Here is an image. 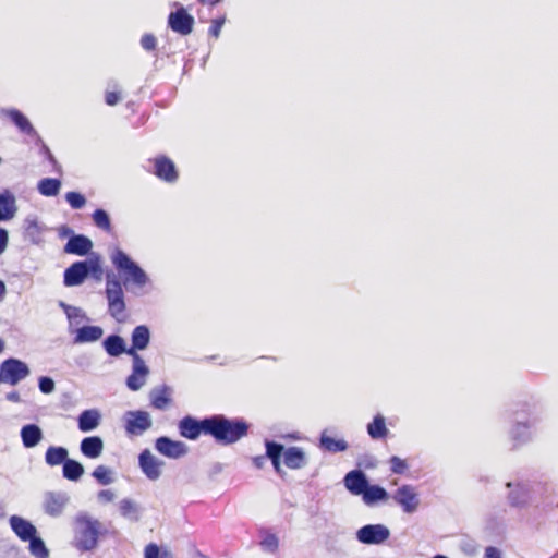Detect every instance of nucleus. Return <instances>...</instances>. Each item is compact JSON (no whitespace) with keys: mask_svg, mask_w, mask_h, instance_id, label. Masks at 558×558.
<instances>
[{"mask_svg":"<svg viewBox=\"0 0 558 558\" xmlns=\"http://www.w3.org/2000/svg\"><path fill=\"white\" fill-rule=\"evenodd\" d=\"M393 501L398 504L404 513H414L420 506L418 494L414 486L404 484L400 486L391 496Z\"/></svg>","mask_w":558,"mask_h":558,"instance_id":"9","label":"nucleus"},{"mask_svg":"<svg viewBox=\"0 0 558 558\" xmlns=\"http://www.w3.org/2000/svg\"><path fill=\"white\" fill-rule=\"evenodd\" d=\"M105 99L108 106H114L120 101V95L117 92H107Z\"/></svg>","mask_w":558,"mask_h":558,"instance_id":"54","label":"nucleus"},{"mask_svg":"<svg viewBox=\"0 0 558 558\" xmlns=\"http://www.w3.org/2000/svg\"><path fill=\"white\" fill-rule=\"evenodd\" d=\"M259 545L264 551L275 554L279 548V538L274 533L263 531Z\"/></svg>","mask_w":558,"mask_h":558,"instance_id":"42","label":"nucleus"},{"mask_svg":"<svg viewBox=\"0 0 558 558\" xmlns=\"http://www.w3.org/2000/svg\"><path fill=\"white\" fill-rule=\"evenodd\" d=\"M5 294V284L0 280V301L4 298Z\"/></svg>","mask_w":558,"mask_h":558,"instance_id":"63","label":"nucleus"},{"mask_svg":"<svg viewBox=\"0 0 558 558\" xmlns=\"http://www.w3.org/2000/svg\"><path fill=\"white\" fill-rule=\"evenodd\" d=\"M106 299L109 314L121 322L125 312L124 291L121 281L112 272L106 276Z\"/></svg>","mask_w":558,"mask_h":558,"instance_id":"5","label":"nucleus"},{"mask_svg":"<svg viewBox=\"0 0 558 558\" xmlns=\"http://www.w3.org/2000/svg\"><path fill=\"white\" fill-rule=\"evenodd\" d=\"M265 448H266L265 457H266V459H269L270 461L281 459V457L284 456V451H286L284 446L277 441L266 440Z\"/></svg>","mask_w":558,"mask_h":558,"instance_id":"44","label":"nucleus"},{"mask_svg":"<svg viewBox=\"0 0 558 558\" xmlns=\"http://www.w3.org/2000/svg\"><path fill=\"white\" fill-rule=\"evenodd\" d=\"M345 488L355 496H362L369 484L366 474L362 470H352L344 475Z\"/></svg>","mask_w":558,"mask_h":558,"instance_id":"17","label":"nucleus"},{"mask_svg":"<svg viewBox=\"0 0 558 558\" xmlns=\"http://www.w3.org/2000/svg\"><path fill=\"white\" fill-rule=\"evenodd\" d=\"M27 364L19 359L10 357L0 365V379L12 386L17 385L21 380L29 375Z\"/></svg>","mask_w":558,"mask_h":558,"instance_id":"6","label":"nucleus"},{"mask_svg":"<svg viewBox=\"0 0 558 558\" xmlns=\"http://www.w3.org/2000/svg\"><path fill=\"white\" fill-rule=\"evenodd\" d=\"M366 429L369 437L375 440L384 439L389 433L386 420L381 414L375 415L373 421L367 424Z\"/></svg>","mask_w":558,"mask_h":558,"instance_id":"34","label":"nucleus"},{"mask_svg":"<svg viewBox=\"0 0 558 558\" xmlns=\"http://www.w3.org/2000/svg\"><path fill=\"white\" fill-rule=\"evenodd\" d=\"M356 539L364 545H380L390 537V530L384 524H366L355 533Z\"/></svg>","mask_w":558,"mask_h":558,"instance_id":"8","label":"nucleus"},{"mask_svg":"<svg viewBox=\"0 0 558 558\" xmlns=\"http://www.w3.org/2000/svg\"><path fill=\"white\" fill-rule=\"evenodd\" d=\"M38 387L43 393L49 395L56 389L54 380L49 376H41L38 379Z\"/></svg>","mask_w":558,"mask_h":558,"instance_id":"48","label":"nucleus"},{"mask_svg":"<svg viewBox=\"0 0 558 558\" xmlns=\"http://www.w3.org/2000/svg\"><path fill=\"white\" fill-rule=\"evenodd\" d=\"M27 542L29 543L28 549L34 557H36V558H48L49 557V550L46 547L45 542L37 534Z\"/></svg>","mask_w":558,"mask_h":558,"instance_id":"41","label":"nucleus"},{"mask_svg":"<svg viewBox=\"0 0 558 558\" xmlns=\"http://www.w3.org/2000/svg\"><path fill=\"white\" fill-rule=\"evenodd\" d=\"M9 243V233L4 228H0V255L7 250Z\"/></svg>","mask_w":558,"mask_h":558,"instance_id":"53","label":"nucleus"},{"mask_svg":"<svg viewBox=\"0 0 558 558\" xmlns=\"http://www.w3.org/2000/svg\"><path fill=\"white\" fill-rule=\"evenodd\" d=\"M24 229L26 238L34 244L40 242V235L45 231V226L41 225L38 218L29 215L24 220Z\"/></svg>","mask_w":558,"mask_h":558,"instance_id":"31","label":"nucleus"},{"mask_svg":"<svg viewBox=\"0 0 558 558\" xmlns=\"http://www.w3.org/2000/svg\"><path fill=\"white\" fill-rule=\"evenodd\" d=\"M20 436L25 448L36 447L44 438L41 428L34 423L22 426Z\"/></svg>","mask_w":558,"mask_h":558,"instance_id":"26","label":"nucleus"},{"mask_svg":"<svg viewBox=\"0 0 558 558\" xmlns=\"http://www.w3.org/2000/svg\"><path fill=\"white\" fill-rule=\"evenodd\" d=\"M102 347L108 355L118 357L121 354H128L129 348H126L124 339L119 335H110L102 341Z\"/></svg>","mask_w":558,"mask_h":558,"instance_id":"30","label":"nucleus"},{"mask_svg":"<svg viewBox=\"0 0 558 558\" xmlns=\"http://www.w3.org/2000/svg\"><path fill=\"white\" fill-rule=\"evenodd\" d=\"M81 453L88 459H97L104 451V441L99 436H88L81 440Z\"/></svg>","mask_w":558,"mask_h":558,"instance_id":"25","label":"nucleus"},{"mask_svg":"<svg viewBox=\"0 0 558 558\" xmlns=\"http://www.w3.org/2000/svg\"><path fill=\"white\" fill-rule=\"evenodd\" d=\"M159 555H160V549L156 544L150 543L145 547V551H144L145 558H159Z\"/></svg>","mask_w":558,"mask_h":558,"instance_id":"52","label":"nucleus"},{"mask_svg":"<svg viewBox=\"0 0 558 558\" xmlns=\"http://www.w3.org/2000/svg\"><path fill=\"white\" fill-rule=\"evenodd\" d=\"M159 558H173L172 554L168 550L160 551Z\"/></svg>","mask_w":558,"mask_h":558,"instance_id":"64","label":"nucleus"},{"mask_svg":"<svg viewBox=\"0 0 558 558\" xmlns=\"http://www.w3.org/2000/svg\"><path fill=\"white\" fill-rule=\"evenodd\" d=\"M93 248V242L89 238L83 234H72L66 244L64 245V253L86 256Z\"/></svg>","mask_w":558,"mask_h":558,"instance_id":"20","label":"nucleus"},{"mask_svg":"<svg viewBox=\"0 0 558 558\" xmlns=\"http://www.w3.org/2000/svg\"><path fill=\"white\" fill-rule=\"evenodd\" d=\"M66 317L69 319V331L70 332H73L75 330V329H73L74 326L80 325L83 320H88V317L86 316L85 312L82 308L76 307V306H74V312H70L66 315Z\"/></svg>","mask_w":558,"mask_h":558,"instance_id":"45","label":"nucleus"},{"mask_svg":"<svg viewBox=\"0 0 558 558\" xmlns=\"http://www.w3.org/2000/svg\"><path fill=\"white\" fill-rule=\"evenodd\" d=\"M169 27L181 35H189L194 25V17L190 15L184 8L171 12L168 17Z\"/></svg>","mask_w":558,"mask_h":558,"instance_id":"15","label":"nucleus"},{"mask_svg":"<svg viewBox=\"0 0 558 558\" xmlns=\"http://www.w3.org/2000/svg\"><path fill=\"white\" fill-rule=\"evenodd\" d=\"M132 347L128 350V355L134 359L135 355H140L137 350H145L150 341V331L146 325L136 326L131 335Z\"/></svg>","mask_w":558,"mask_h":558,"instance_id":"21","label":"nucleus"},{"mask_svg":"<svg viewBox=\"0 0 558 558\" xmlns=\"http://www.w3.org/2000/svg\"><path fill=\"white\" fill-rule=\"evenodd\" d=\"M100 413L97 410H84L77 418L78 429L88 433L98 427L100 424Z\"/></svg>","mask_w":558,"mask_h":558,"instance_id":"29","label":"nucleus"},{"mask_svg":"<svg viewBox=\"0 0 558 558\" xmlns=\"http://www.w3.org/2000/svg\"><path fill=\"white\" fill-rule=\"evenodd\" d=\"M7 400L11 401V402H21V397H20V393L17 391H11L7 395Z\"/></svg>","mask_w":558,"mask_h":558,"instance_id":"59","label":"nucleus"},{"mask_svg":"<svg viewBox=\"0 0 558 558\" xmlns=\"http://www.w3.org/2000/svg\"><path fill=\"white\" fill-rule=\"evenodd\" d=\"M61 181L56 178H44L37 184L38 192L46 197L57 196L61 189Z\"/></svg>","mask_w":558,"mask_h":558,"instance_id":"36","label":"nucleus"},{"mask_svg":"<svg viewBox=\"0 0 558 558\" xmlns=\"http://www.w3.org/2000/svg\"><path fill=\"white\" fill-rule=\"evenodd\" d=\"M389 498L387 490L379 485L368 484L367 489L362 495L365 505L373 506L377 502L386 501Z\"/></svg>","mask_w":558,"mask_h":558,"instance_id":"32","label":"nucleus"},{"mask_svg":"<svg viewBox=\"0 0 558 558\" xmlns=\"http://www.w3.org/2000/svg\"><path fill=\"white\" fill-rule=\"evenodd\" d=\"M210 435L218 444L231 445L246 436L248 424L242 418L231 420L222 414L209 416L207 427Z\"/></svg>","mask_w":558,"mask_h":558,"instance_id":"3","label":"nucleus"},{"mask_svg":"<svg viewBox=\"0 0 558 558\" xmlns=\"http://www.w3.org/2000/svg\"><path fill=\"white\" fill-rule=\"evenodd\" d=\"M41 153L45 155V157L50 163H52L53 166L57 165V160L47 145H43Z\"/></svg>","mask_w":558,"mask_h":558,"instance_id":"56","label":"nucleus"},{"mask_svg":"<svg viewBox=\"0 0 558 558\" xmlns=\"http://www.w3.org/2000/svg\"><path fill=\"white\" fill-rule=\"evenodd\" d=\"M73 231L69 228V227H62L60 229V236H66V235H72Z\"/></svg>","mask_w":558,"mask_h":558,"instance_id":"62","label":"nucleus"},{"mask_svg":"<svg viewBox=\"0 0 558 558\" xmlns=\"http://www.w3.org/2000/svg\"><path fill=\"white\" fill-rule=\"evenodd\" d=\"M116 494L112 489H101L97 493V501L99 504H108L113 501Z\"/></svg>","mask_w":558,"mask_h":558,"instance_id":"50","label":"nucleus"},{"mask_svg":"<svg viewBox=\"0 0 558 558\" xmlns=\"http://www.w3.org/2000/svg\"><path fill=\"white\" fill-rule=\"evenodd\" d=\"M138 465L148 480L157 481L161 476L165 462L145 449L138 456Z\"/></svg>","mask_w":558,"mask_h":558,"instance_id":"13","label":"nucleus"},{"mask_svg":"<svg viewBox=\"0 0 558 558\" xmlns=\"http://www.w3.org/2000/svg\"><path fill=\"white\" fill-rule=\"evenodd\" d=\"M389 464L391 472L395 474H403L408 469L407 462L397 456L390 458Z\"/></svg>","mask_w":558,"mask_h":558,"instance_id":"47","label":"nucleus"},{"mask_svg":"<svg viewBox=\"0 0 558 558\" xmlns=\"http://www.w3.org/2000/svg\"><path fill=\"white\" fill-rule=\"evenodd\" d=\"M59 306L64 311L65 315L70 312H74V306L64 303L63 301L59 302Z\"/></svg>","mask_w":558,"mask_h":558,"instance_id":"61","label":"nucleus"},{"mask_svg":"<svg viewBox=\"0 0 558 558\" xmlns=\"http://www.w3.org/2000/svg\"><path fill=\"white\" fill-rule=\"evenodd\" d=\"M532 425L530 422L517 421L509 430V438L512 447L518 448L527 444L532 439Z\"/></svg>","mask_w":558,"mask_h":558,"instance_id":"22","label":"nucleus"},{"mask_svg":"<svg viewBox=\"0 0 558 558\" xmlns=\"http://www.w3.org/2000/svg\"><path fill=\"white\" fill-rule=\"evenodd\" d=\"M107 534L104 523L87 511H80L73 519L72 545L80 553L93 551L98 547L101 536Z\"/></svg>","mask_w":558,"mask_h":558,"instance_id":"2","label":"nucleus"},{"mask_svg":"<svg viewBox=\"0 0 558 558\" xmlns=\"http://www.w3.org/2000/svg\"><path fill=\"white\" fill-rule=\"evenodd\" d=\"M506 486L510 489L508 501L512 507H524L531 499V487L527 483L518 482L515 484L508 482Z\"/></svg>","mask_w":558,"mask_h":558,"instance_id":"16","label":"nucleus"},{"mask_svg":"<svg viewBox=\"0 0 558 558\" xmlns=\"http://www.w3.org/2000/svg\"><path fill=\"white\" fill-rule=\"evenodd\" d=\"M320 447L329 452H342L348 449V442L343 439H335L326 434L322 433L319 438Z\"/></svg>","mask_w":558,"mask_h":558,"instance_id":"39","label":"nucleus"},{"mask_svg":"<svg viewBox=\"0 0 558 558\" xmlns=\"http://www.w3.org/2000/svg\"><path fill=\"white\" fill-rule=\"evenodd\" d=\"M102 274L98 257L78 260L70 265L63 274L65 287L81 286L89 276L99 279Z\"/></svg>","mask_w":558,"mask_h":558,"instance_id":"4","label":"nucleus"},{"mask_svg":"<svg viewBox=\"0 0 558 558\" xmlns=\"http://www.w3.org/2000/svg\"><path fill=\"white\" fill-rule=\"evenodd\" d=\"M92 218L96 227L107 232L111 231V220L105 209H96L93 213Z\"/></svg>","mask_w":558,"mask_h":558,"instance_id":"43","label":"nucleus"},{"mask_svg":"<svg viewBox=\"0 0 558 558\" xmlns=\"http://www.w3.org/2000/svg\"><path fill=\"white\" fill-rule=\"evenodd\" d=\"M462 550L468 554L469 556H473L476 554L477 551V548L474 544L472 543H464L462 546H461Z\"/></svg>","mask_w":558,"mask_h":558,"instance_id":"57","label":"nucleus"},{"mask_svg":"<svg viewBox=\"0 0 558 558\" xmlns=\"http://www.w3.org/2000/svg\"><path fill=\"white\" fill-rule=\"evenodd\" d=\"M8 117L11 121L20 129L21 132L33 135L35 134V129L28 121V119L17 109H10L7 111Z\"/></svg>","mask_w":558,"mask_h":558,"instance_id":"38","label":"nucleus"},{"mask_svg":"<svg viewBox=\"0 0 558 558\" xmlns=\"http://www.w3.org/2000/svg\"><path fill=\"white\" fill-rule=\"evenodd\" d=\"M109 258L119 274L118 278L126 291L143 295L148 292L153 282L148 274L133 260L123 250L114 246L110 250Z\"/></svg>","mask_w":558,"mask_h":558,"instance_id":"1","label":"nucleus"},{"mask_svg":"<svg viewBox=\"0 0 558 558\" xmlns=\"http://www.w3.org/2000/svg\"><path fill=\"white\" fill-rule=\"evenodd\" d=\"M70 502V496L65 492H47L44 495L43 509L52 518L62 515Z\"/></svg>","mask_w":558,"mask_h":558,"instance_id":"10","label":"nucleus"},{"mask_svg":"<svg viewBox=\"0 0 558 558\" xmlns=\"http://www.w3.org/2000/svg\"><path fill=\"white\" fill-rule=\"evenodd\" d=\"M149 375V367L141 355H135L132 359V373L126 377V387L132 391L140 390L147 381Z\"/></svg>","mask_w":558,"mask_h":558,"instance_id":"12","label":"nucleus"},{"mask_svg":"<svg viewBox=\"0 0 558 558\" xmlns=\"http://www.w3.org/2000/svg\"><path fill=\"white\" fill-rule=\"evenodd\" d=\"M271 464H272L274 470L276 471V473L281 475L282 474L281 459L271 460Z\"/></svg>","mask_w":558,"mask_h":558,"instance_id":"60","label":"nucleus"},{"mask_svg":"<svg viewBox=\"0 0 558 558\" xmlns=\"http://www.w3.org/2000/svg\"><path fill=\"white\" fill-rule=\"evenodd\" d=\"M73 342L75 344L92 343L98 341L104 336V329L100 326H82L76 328Z\"/></svg>","mask_w":558,"mask_h":558,"instance_id":"24","label":"nucleus"},{"mask_svg":"<svg viewBox=\"0 0 558 558\" xmlns=\"http://www.w3.org/2000/svg\"><path fill=\"white\" fill-rule=\"evenodd\" d=\"M266 457L265 456H258L253 459V463L257 469H262L265 464Z\"/></svg>","mask_w":558,"mask_h":558,"instance_id":"58","label":"nucleus"},{"mask_svg":"<svg viewBox=\"0 0 558 558\" xmlns=\"http://www.w3.org/2000/svg\"><path fill=\"white\" fill-rule=\"evenodd\" d=\"M65 201L69 203V205L73 209H81L86 204L85 196L83 194H81L78 192H74V191L68 192L65 194Z\"/></svg>","mask_w":558,"mask_h":558,"instance_id":"46","label":"nucleus"},{"mask_svg":"<svg viewBox=\"0 0 558 558\" xmlns=\"http://www.w3.org/2000/svg\"><path fill=\"white\" fill-rule=\"evenodd\" d=\"M17 211L16 199L12 192L5 190L0 193V221L12 219Z\"/></svg>","mask_w":558,"mask_h":558,"instance_id":"28","label":"nucleus"},{"mask_svg":"<svg viewBox=\"0 0 558 558\" xmlns=\"http://www.w3.org/2000/svg\"><path fill=\"white\" fill-rule=\"evenodd\" d=\"M151 426V416L147 411L134 410L124 414V428L128 435L141 436Z\"/></svg>","mask_w":558,"mask_h":558,"instance_id":"7","label":"nucleus"},{"mask_svg":"<svg viewBox=\"0 0 558 558\" xmlns=\"http://www.w3.org/2000/svg\"><path fill=\"white\" fill-rule=\"evenodd\" d=\"M68 459L69 451L61 446H50L45 453V462L50 466L63 465Z\"/></svg>","mask_w":558,"mask_h":558,"instance_id":"33","label":"nucleus"},{"mask_svg":"<svg viewBox=\"0 0 558 558\" xmlns=\"http://www.w3.org/2000/svg\"><path fill=\"white\" fill-rule=\"evenodd\" d=\"M225 17H218L211 21V25L209 27V34L215 38H218L221 32V28L225 24Z\"/></svg>","mask_w":558,"mask_h":558,"instance_id":"51","label":"nucleus"},{"mask_svg":"<svg viewBox=\"0 0 558 558\" xmlns=\"http://www.w3.org/2000/svg\"><path fill=\"white\" fill-rule=\"evenodd\" d=\"M141 45L146 51H151L156 48L157 39L151 34H145L141 39Z\"/></svg>","mask_w":558,"mask_h":558,"instance_id":"49","label":"nucleus"},{"mask_svg":"<svg viewBox=\"0 0 558 558\" xmlns=\"http://www.w3.org/2000/svg\"><path fill=\"white\" fill-rule=\"evenodd\" d=\"M92 476L100 484V485H110L116 481L113 471L106 465H98L94 469Z\"/></svg>","mask_w":558,"mask_h":558,"instance_id":"40","label":"nucleus"},{"mask_svg":"<svg viewBox=\"0 0 558 558\" xmlns=\"http://www.w3.org/2000/svg\"><path fill=\"white\" fill-rule=\"evenodd\" d=\"M155 447L159 453L171 459H179L187 453V446L184 442L167 436L157 438Z\"/></svg>","mask_w":558,"mask_h":558,"instance_id":"14","label":"nucleus"},{"mask_svg":"<svg viewBox=\"0 0 558 558\" xmlns=\"http://www.w3.org/2000/svg\"><path fill=\"white\" fill-rule=\"evenodd\" d=\"M63 477L68 481L77 482L84 474V466L74 459H68L62 465Z\"/></svg>","mask_w":558,"mask_h":558,"instance_id":"35","label":"nucleus"},{"mask_svg":"<svg viewBox=\"0 0 558 558\" xmlns=\"http://www.w3.org/2000/svg\"><path fill=\"white\" fill-rule=\"evenodd\" d=\"M119 511L120 514L131 521H138L140 520V506L130 498H123L119 502Z\"/></svg>","mask_w":558,"mask_h":558,"instance_id":"37","label":"nucleus"},{"mask_svg":"<svg viewBox=\"0 0 558 558\" xmlns=\"http://www.w3.org/2000/svg\"><path fill=\"white\" fill-rule=\"evenodd\" d=\"M209 416L203 420H196L190 415L184 416L179 422L180 435L190 440H196L202 433L208 435Z\"/></svg>","mask_w":558,"mask_h":558,"instance_id":"11","label":"nucleus"},{"mask_svg":"<svg viewBox=\"0 0 558 558\" xmlns=\"http://www.w3.org/2000/svg\"><path fill=\"white\" fill-rule=\"evenodd\" d=\"M9 524L14 534L23 542L29 541L37 534L36 526L31 521L20 515H11Z\"/></svg>","mask_w":558,"mask_h":558,"instance_id":"19","label":"nucleus"},{"mask_svg":"<svg viewBox=\"0 0 558 558\" xmlns=\"http://www.w3.org/2000/svg\"><path fill=\"white\" fill-rule=\"evenodd\" d=\"M154 174L159 179L173 183L178 179V171L174 163L166 156L156 157L154 160Z\"/></svg>","mask_w":558,"mask_h":558,"instance_id":"18","label":"nucleus"},{"mask_svg":"<svg viewBox=\"0 0 558 558\" xmlns=\"http://www.w3.org/2000/svg\"><path fill=\"white\" fill-rule=\"evenodd\" d=\"M172 392H173L172 388L168 385H160V386L154 387L149 391V400H150L151 407L157 410L167 409L172 401V399H171Z\"/></svg>","mask_w":558,"mask_h":558,"instance_id":"23","label":"nucleus"},{"mask_svg":"<svg viewBox=\"0 0 558 558\" xmlns=\"http://www.w3.org/2000/svg\"><path fill=\"white\" fill-rule=\"evenodd\" d=\"M484 558H500V551L493 546H489L485 549Z\"/></svg>","mask_w":558,"mask_h":558,"instance_id":"55","label":"nucleus"},{"mask_svg":"<svg viewBox=\"0 0 558 558\" xmlns=\"http://www.w3.org/2000/svg\"><path fill=\"white\" fill-rule=\"evenodd\" d=\"M283 462L287 468L299 470L306 465L307 459L302 448L292 446L286 449Z\"/></svg>","mask_w":558,"mask_h":558,"instance_id":"27","label":"nucleus"}]
</instances>
